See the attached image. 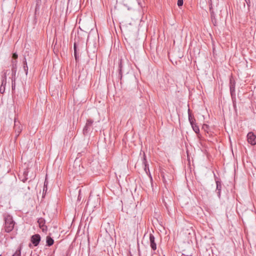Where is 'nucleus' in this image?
<instances>
[{
    "instance_id": "nucleus-1",
    "label": "nucleus",
    "mask_w": 256,
    "mask_h": 256,
    "mask_svg": "<svg viewBox=\"0 0 256 256\" xmlns=\"http://www.w3.org/2000/svg\"><path fill=\"white\" fill-rule=\"evenodd\" d=\"M4 219L5 222L4 227L5 231L6 232H10L13 230L15 222L13 220L12 216L9 214H5L4 215Z\"/></svg>"
},
{
    "instance_id": "nucleus-2",
    "label": "nucleus",
    "mask_w": 256,
    "mask_h": 256,
    "mask_svg": "<svg viewBox=\"0 0 256 256\" xmlns=\"http://www.w3.org/2000/svg\"><path fill=\"white\" fill-rule=\"evenodd\" d=\"M128 62H124L122 59L118 64V78L121 80L122 77V74L128 73Z\"/></svg>"
},
{
    "instance_id": "nucleus-3",
    "label": "nucleus",
    "mask_w": 256,
    "mask_h": 256,
    "mask_svg": "<svg viewBox=\"0 0 256 256\" xmlns=\"http://www.w3.org/2000/svg\"><path fill=\"white\" fill-rule=\"evenodd\" d=\"M41 238L39 234H35L32 235L30 238V242L32 244H30L28 246L30 248H32V246H37L40 241Z\"/></svg>"
},
{
    "instance_id": "nucleus-4",
    "label": "nucleus",
    "mask_w": 256,
    "mask_h": 256,
    "mask_svg": "<svg viewBox=\"0 0 256 256\" xmlns=\"http://www.w3.org/2000/svg\"><path fill=\"white\" fill-rule=\"evenodd\" d=\"M94 120L92 119H88L86 120V124L83 129V134L84 135H86L90 130Z\"/></svg>"
},
{
    "instance_id": "nucleus-5",
    "label": "nucleus",
    "mask_w": 256,
    "mask_h": 256,
    "mask_svg": "<svg viewBox=\"0 0 256 256\" xmlns=\"http://www.w3.org/2000/svg\"><path fill=\"white\" fill-rule=\"evenodd\" d=\"M248 142L252 146L256 144V136L252 132H249L247 134Z\"/></svg>"
},
{
    "instance_id": "nucleus-6",
    "label": "nucleus",
    "mask_w": 256,
    "mask_h": 256,
    "mask_svg": "<svg viewBox=\"0 0 256 256\" xmlns=\"http://www.w3.org/2000/svg\"><path fill=\"white\" fill-rule=\"evenodd\" d=\"M215 180H216V192L217 194V195L219 198H220V192H221V190L222 188V184L220 180L218 179V178L216 176L214 175Z\"/></svg>"
},
{
    "instance_id": "nucleus-7",
    "label": "nucleus",
    "mask_w": 256,
    "mask_h": 256,
    "mask_svg": "<svg viewBox=\"0 0 256 256\" xmlns=\"http://www.w3.org/2000/svg\"><path fill=\"white\" fill-rule=\"evenodd\" d=\"M14 133L16 134V138L22 130V126L19 122H17L16 120H14Z\"/></svg>"
},
{
    "instance_id": "nucleus-8",
    "label": "nucleus",
    "mask_w": 256,
    "mask_h": 256,
    "mask_svg": "<svg viewBox=\"0 0 256 256\" xmlns=\"http://www.w3.org/2000/svg\"><path fill=\"white\" fill-rule=\"evenodd\" d=\"M235 86L236 82L232 78H230V90L231 96L234 97V96H236Z\"/></svg>"
},
{
    "instance_id": "nucleus-9",
    "label": "nucleus",
    "mask_w": 256,
    "mask_h": 256,
    "mask_svg": "<svg viewBox=\"0 0 256 256\" xmlns=\"http://www.w3.org/2000/svg\"><path fill=\"white\" fill-rule=\"evenodd\" d=\"M38 222L42 232H44L47 230V226L45 225L46 220L44 218H39L38 220Z\"/></svg>"
},
{
    "instance_id": "nucleus-10",
    "label": "nucleus",
    "mask_w": 256,
    "mask_h": 256,
    "mask_svg": "<svg viewBox=\"0 0 256 256\" xmlns=\"http://www.w3.org/2000/svg\"><path fill=\"white\" fill-rule=\"evenodd\" d=\"M150 246L153 250H155L156 249V244L155 242V238L152 234H150Z\"/></svg>"
},
{
    "instance_id": "nucleus-11",
    "label": "nucleus",
    "mask_w": 256,
    "mask_h": 256,
    "mask_svg": "<svg viewBox=\"0 0 256 256\" xmlns=\"http://www.w3.org/2000/svg\"><path fill=\"white\" fill-rule=\"evenodd\" d=\"M6 84V74H4V76L2 77V84L0 86V92L1 94H4L5 90V86Z\"/></svg>"
},
{
    "instance_id": "nucleus-12",
    "label": "nucleus",
    "mask_w": 256,
    "mask_h": 256,
    "mask_svg": "<svg viewBox=\"0 0 256 256\" xmlns=\"http://www.w3.org/2000/svg\"><path fill=\"white\" fill-rule=\"evenodd\" d=\"M142 164L144 166V171L146 172L147 174H148V172L150 174L148 164V162L146 161V156L144 154V156H143Z\"/></svg>"
},
{
    "instance_id": "nucleus-13",
    "label": "nucleus",
    "mask_w": 256,
    "mask_h": 256,
    "mask_svg": "<svg viewBox=\"0 0 256 256\" xmlns=\"http://www.w3.org/2000/svg\"><path fill=\"white\" fill-rule=\"evenodd\" d=\"M17 64V60H12V76H16V66Z\"/></svg>"
},
{
    "instance_id": "nucleus-14",
    "label": "nucleus",
    "mask_w": 256,
    "mask_h": 256,
    "mask_svg": "<svg viewBox=\"0 0 256 256\" xmlns=\"http://www.w3.org/2000/svg\"><path fill=\"white\" fill-rule=\"evenodd\" d=\"M74 56L75 58V60L76 62H78L79 60V57L77 52V44L76 42V38L74 39Z\"/></svg>"
},
{
    "instance_id": "nucleus-15",
    "label": "nucleus",
    "mask_w": 256,
    "mask_h": 256,
    "mask_svg": "<svg viewBox=\"0 0 256 256\" xmlns=\"http://www.w3.org/2000/svg\"><path fill=\"white\" fill-rule=\"evenodd\" d=\"M188 121L190 124H192L196 123V119L192 114L191 113V110L190 109L188 110Z\"/></svg>"
},
{
    "instance_id": "nucleus-16",
    "label": "nucleus",
    "mask_w": 256,
    "mask_h": 256,
    "mask_svg": "<svg viewBox=\"0 0 256 256\" xmlns=\"http://www.w3.org/2000/svg\"><path fill=\"white\" fill-rule=\"evenodd\" d=\"M54 242V240L50 236H48L46 237V245L48 246H52Z\"/></svg>"
},
{
    "instance_id": "nucleus-17",
    "label": "nucleus",
    "mask_w": 256,
    "mask_h": 256,
    "mask_svg": "<svg viewBox=\"0 0 256 256\" xmlns=\"http://www.w3.org/2000/svg\"><path fill=\"white\" fill-rule=\"evenodd\" d=\"M210 18H211L212 22V24H214V25L216 26V14L212 10V11L210 10Z\"/></svg>"
},
{
    "instance_id": "nucleus-18",
    "label": "nucleus",
    "mask_w": 256,
    "mask_h": 256,
    "mask_svg": "<svg viewBox=\"0 0 256 256\" xmlns=\"http://www.w3.org/2000/svg\"><path fill=\"white\" fill-rule=\"evenodd\" d=\"M192 124H190L192 128V130L197 134H200V129L198 126H197L196 123H194Z\"/></svg>"
},
{
    "instance_id": "nucleus-19",
    "label": "nucleus",
    "mask_w": 256,
    "mask_h": 256,
    "mask_svg": "<svg viewBox=\"0 0 256 256\" xmlns=\"http://www.w3.org/2000/svg\"><path fill=\"white\" fill-rule=\"evenodd\" d=\"M202 128L206 132L207 134H209V128L210 126L207 124H204L202 127Z\"/></svg>"
},
{
    "instance_id": "nucleus-20",
    "label": "nucleus",
    "mask_w": 256,
    "mask_h": 256,
    "mask_svg": "<svg viewBox=\"0 0 256 256\" xmlns=\"http://www.w3.org/2000/svg\"><path fill=\"white\" fill-rule=\"evenodd\" d=\"M12 256H21V247H20Z\"/></svg>"
},
{
    "instance_id": "nucleus-21",
    "label": "nucleus",
    "mask_w": 256,
    "mask_h": 256,
    "mask_svg": "<svg viewBox=\"0 0 256 256\" xmlns=\"http://www.w3.org/2000/svg\"><path fill=\"white\" fill-rule=\"evenodd\" d=\"M232 97V103H233V106L234 108H236V96H234V97H233V96H231Z\"/></svg>"
},
{
    "instance_id": "nucleus-22",
    "label": "nucleus",
    "mask_w": 256,
    "mask_h": 256,
    "mask_svg": "<svg viewBox=\"0 0 256 256\" xmlns=\"http://www.w3.org/2000/svg\"><path fill=\"white\" fill-rule=\"evenodd\" d=\"M28 174V172H24V178L22 180V181L24 182H26V180H28V178L26 177Z\"/></svg>"
},
{
    "instance_id": "nucleus-23",
    "label": "nucleus",
    "mask_w": 256,
    "mask_h": 256,
    "mask_svg": "<svg viewBox=\"0 0 256 256\" xmlns=\"http://www.w3.org/2000/svg\"><path fill=\"white\" fill-rule=\"evenodd\" d=\"M183 0H178V7H180L183 5Z\"/></svg>"
},
{
    "instance_id": "nucleus-24",
    "label": "nucleus",
    "mask_w": 256,
    "mask_h": 256,
    "mask_svg": "<svg viewBox=\"0 0 256 256\" xmlns=\"http://www.w3.org/2000/svg\"><path fill=\"white\" fill-rule=\"evenodd\" d=\"M18 55L16 53H13L12 56V60H17Z\"/></svg>"
},
{
    "instance_id": "nucleus-25",
    "label": "nucleus",
    "mask_w": 256,
    "mask_h": 256,
    "mask_svg": "<svg viewBox=\"0 0 256 256\" xmlns=\"http://www.w3.org/2000/svg\"><path fill=\"white\" fill-rule=\"evenodd\" d=\"M24 71L26 73V74L27 75L28 74V66H24Z\"/></svg>"
},
{
    "instance_id": "nucleus-26",
    "label": "nucleus",
    "mask_w": 256,
    "mask_h": 256,
    "mask_svg": "<svg viewBox=\"0 0 256 256\" xmlns=\"http://www.w3.org/2000/svg\"><path fill=\"white\" fill-rule=\"evenodd\" d=\"M246 2L247 6L248 7H250V0H245Z\"/></svg>"
},
{
    "instance_id": "nucleus-27",
    "label": "nucleus",
    "mask_w": 256,
    "mask_h": 256,
    "mask_svg": "<svg viewBox=\"0 0 256 256\" xmlns=\"http://www.w3.org/2000/svg\"><path fill=\"white\" fill-rule=\"evenodd\" d=\"M23 65H24V66H28V65H27V62H26V58H24V62H23Z\"/></svg>"
},
{
    "instance_id": "nucleus-28",
    "label": "nucleus",
    "mask_w": 256,
    "mask_h": 256,
    "mask_svg": "<svg viewBox=\"0 0 256 256\" xmlns=\"http://www.w3.org/2000/svg\"><path fill=\"white\" fill-rule=\"evenodd\" d=\"M47 190V188L46 186V182H44V190H43V192H44V191H46Z\"/></svg>"
},
{
    "instance_id": "nucleus-29",
    "label": "nucleus",
    "mask_w": 256,
    "mask_h": 256,
    "mask_svg": "<svg viewBox=\"0 0 256 256\" xmlns=\"http://www.w3.org/2000/svg\"><path fill=\"white\" fill-rule=\"evenodd\" d=\"M40 1H41V0H36V8H37V6H38V4L39 2H40Z\"/></svg>"
},
{
    "instance_id": "nucleus-30",
    "label": "nucleus",
    "mask_w": 256,
    "mask_h": 256,
    "mask_svg": "<svg viewBox=\"0 0 256 256\" xmlns=\"http://www.w3.org/2000/svg\"><path fill=\"white\" fill-rule=\"evenodd\" d=\"M15 88V83H12V90H14V89Z\"/></svg>"
},
{
    "instance_id": "nucleus-31",
    "label": "nucleus",
    "mask_w": 256,
    "mask_h": 256,
    "mask_svg": "<svg viewBox=\"0 0 256 256\" xmlns=\"http://www.w3.org/2000/svg\"><path fill=\"white\" fill-rule=\"evenodd\" d=\"M182 256H188V255H185V254H182Z\"/></svg>"
},
{
    "instance_id": "nucleus-32",
    "label": "nucleus",
    "mask_w": 256,
    "mask_h": 256,
    "mask_svg": "<svg viewBox=\"0 0 256 256\" xmlns=\"http://www.w3.org/2000/svg\"><path fill=\"white\" fill-rule=\"evenodd\" d=\"M78 36L79 35V34H78ZM78 38H79V36H78Z\"/></svg>"
},
{
    "instance_id": "nucleus-33",
    "label": "nucleus",
    "mask_w": 256,
    "mask_h": 256,
    "mask_svg": "<svg viewBox=\"0 0 256 256\" xmlns=\"http://www.w3.org/2000/svg\"><path fill=\"white\" fill-rule=\"evenodd\" d=\"M0 256H2L1 255H0Z\"/></svg>"
}]
</instances>
